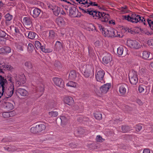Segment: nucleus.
<instances>
[{
	"label": "nucleus",
	"instance_id": "52",
	"mask_svg": "<svg viewBox=\"0 0 153 153\" xmlns=\"http://www.w3.org/2000/svg\"><path fill=\"white\" fill-rule=\"evenodd\" d=\"M36 126V127H33L31 128L30 129V131L33 133H36L38 132V131L37 130V128Z\"/></svg>",
	"mask_w": 153,
	"mask_h": 153
},
{
	"label": "nucleus",
	"instance_id": "38",
	"mask_svg": "<svg viewBox=\"0 0 153 153\" xmlns=\"http://www.w3.org/2000/svg\"><path fill=\"white\" fill-rule=\"evenodd\" d=\"M24 45L22 43H19L16 45V48L18 51H22L23 50Z\"/></svg>",
	"mask_w": 153,
	"mask_h": 153
},
{
	"label": "nucleus",
	"instance_id": "20",
	"mask_svg": "<svg viewBox=\"0 0 153 153\" xmlns=\"http://www.w3.org/2000/svg\"><path fill=\"white\" fill-rule=\"evenodd\" d=\"M127 86L126 84L122 85L119 87V91L120 94L122 95H124L126 92V88Z\"/></svg>",
	"mask_w": 153,
	"mask_h": 153
},
{
	"label": "nucleus",
	"instance_id": "51",
	"mask_svg": "<svg viewBox=\"0 0 153 153\" xmlns=\"http://www.w3.org/2000/svg\"><path fill=\"white\" fill-rule=\"evenodd\" d=\"M96 140L97 142H101L104 141V139L100 135H98L97 136Z\"/></svg>",
	"mask_w": 153,
	"mask_h": 153
},
{
	"label": "nucleus",
	"instance_id": "9",
	"mask_svg": "<svg viewBox=\"0 0 153 153\" xmlns=\"http://www.w3.org/2000/svg\"><path fill=\"white\" fill-rule=\"evenodd\" d=\"M15 80L16 82L19 85H21L22 84H23L25 82V76L23 74L21 75L16 74L15 76Z\"/></svg>",
	"mask_w": 153,
	"mask_h": 153
},
{
	"label": "nucleus",
	"instance_id": "56",
	"mask_svg": "<svg viewBox=\"0 0 153 153\" xmlns=\"http://www.w3.org/2000/svg\"><path fill=\"white\" fill-rule=\"evenodd\" d=\"M6 39L4 37H0V43L4 45L5 43Z\"/></svg>",
	"mask_w": 153,
	"mask_h": 153
},
{
	"label": "nucleus",
	"instance_id": "63",
	"mask_svg": "<svg viewBox=\"0 0 153 153\" xmlns=\"http://www.w3.org/2000/svg\"><path fill=\"white\" fill-rule=\"evenodd\" d=\"M143 153H150V150L148 149H144Z\"/></svg>",
	"mask_w": 153,
	"mask_h": 153
},
{
	"label": "nucleus",
	"instance_id": "37",
	"mask_svg": "<svg viewBox=\"0 0 153 153\" xmlns=\"http://www.w3.org/2000/svg\"><path fill=\"white\" fill-rule=\"evenodd\" d=\"M150 52L148 51H144L143 53V58L144 59H147L149 57Z\"/></svg>",
	"mask_w": 153,
	"mask_h": 153
},
{
	"label": "nucleus",
	"instance_id": "25",
	"mask_svg": "<svg viewBox=\"0 0 153 153\" xmlns=\"http://www.w3.org/2000/svg\"><path fill=\"white\" fill-rule=\"evenodd\" d=\"M147 70L145 68H140L139 71V74L142 76H146L147 74Z\"/></svg>",
	"mask_w": 153,
	"mask_h": 153
},
{
	"label": "nucleus",
	"instance_id": "5",
	"mask_svg": "<svg viewBox=\"0 0 153 153\" xmlns=\"http://www.w3.org/2000/svg\"><path fill=\"white\" fill-rule=\"evenodd\" d=\"M129 80L131 83L132 85H136L138 81V78L137 73L134 71L130 73L129 74Z\"/></svg>",
	"mask_w": 153,
	"mask_h": 153
},
{
	"label": "nucleus",
	"instance_id": "59",
	"mask_svg": "<svg viewBox=\"0 0 153 153\" xmlns=\"http://www.w3.org/2000/svg\"><path fill=\"white\" fill-rule=\"evenodd\" d=\"M36 90L37 91L42 92L44 90V88L43 87H36Z\"/></svg>",
	"mask_w": 153,
	"mask_h": 153
},
{
	"label": "nucleus",
	"instance_id": "14",
	"mask_svg": "<svg viewBox=\"0 0 153 153\" xmlns=\"http://www.w3.org/2000/svg\"><path fill=\"white\" fill-rule=\"evenodd\" d=\"M64 103L69 105H71L74 102L73 98L71 97L67 96L64 98Z\"/></svg>",
	"mask_w": 153,
	"mask_h": 153
},
{
	"label": "nucleus",
	"instance_id": "53",
	"mask_svg": "<svg viewBox=\"0 0 153 153\" xmlns=\"http://www.w3.org/2000/svg\"><path fill=\"white\" fill-rule=\"evenodd\" d=\"M147 22L150 28L153 30V21L151 20L148 19Z\"/></svg>",
	"mask_w": 153,
	"mask_h": 153
},
{
	"label": "nucleus",
	"instance_id": "49",
	"mask_svg": "<svg viewBox=\"0 0 153 153\" xmlns=\"http://www.w3.org/2000/svg\"><path fill=\"white\" fill-rule=\"evenodd\" d=\"M146 88V86L144 85H140L138 88V91L139 92L142 93L144 91V88Z\"/></svg>",
	"mask_w": 153,
	"mask_h": 153
},
{
	"label": "nucleus",
	"instance_id": "64",
	"mask_svg": "<svg viewBox=\"0 0 153 153\" xmlns=\"http://www.w3.org/2000/svg\"><path fill=\"white\" fill-rule=\"evenodd\" d=\"M94 45L96 47H98L100 45V42L99 41H97L94 43Z\"/></svg>",
	"mask_w": 153,
	"mask_h": 153
},
{
	"label": "nucleus",
	"instance_id": "58",
	"mask_svg": "<svg viewBox=\"0 0 153 153\" xmlns=\"http://www.w3.org/2000/svg\"><path fill=\"white\" fill-rule=\"evenodd\" d=\"M6 35V33L4 31L0 30V37H4Z\"/></svg>",
	"mask_w": 153,
	"mask_h": 153
},
{
	"label": "nucleus",
	"instance_id": "12",
	"mask_svg": "<svg viewBox=\"0 0 153 153\" xmlns=\"http://www.w3.org/2000/svg\"><path fill=\"white\" fill-rule=\"evenodd\" d=\"M111 87V84L110 83H107L103 85L100 88L101 92L103 94L106 93L109 90Z\"/></svg>",
	"mask_w": 153,
	"mask_h": 153
},
{
	"label": "nucleus",
	"instance_id": "33",
	"mask_svg": "<svg viewBox=\"0 0 153 153\" xmlns=\"http://www.w3.org/2000/svg\"><path fill=\"white\" fill-rule=\"evenodd\" d=\"M39 49H40L42 52L45 53H48L52 51V50L51 49L45 48V46L44 45H41Z\"/></svg>",
	"mask_w": 153,
	"mask_h": 153
},
{
	"label": "nucleus",
	"instance_id": "13",
	"mask_svg": "<svg viewBox=\"0 0 153 153\" xmlns=\"http://www.w3.org/2000/svg\"><path fill=\"white\" fill-rule=\"evenodd\" d=\"M100 18L99 19L102 22H107L108 20L109 17V15L106 14L104 12H101V15H100Z\"/></svg>",
	"mask_w": 153,
	"mask_h": 153
},
{
	"label": "nucleus",
	"instance_id": "43",
	"mask_svg": "<svg viewBox=\"0 0 153 153\" xmlns=\"http://www.w3.org/2000/svg\"><path fill=\"white\" fill-rule=\"evenodd\" d=\"M94 116L96 119L99 120H101L102 118L101 114L99 112L94 113Z\"/></svg>",
	"mask_w": 153,
	"mask_h": 153
},
{
	"label": "nucleus",
	"instance_id": "50",
	"mask_svg": "<svg viewBox=\"0 0 153 153\" xmlns=\"http://www.w3.org/2000/svg\"><path fill=\"white\" fill-rule=\"evenodd\" d=\"M88 7L90 6H98V4L95 2L92 1L90 0H88Z\"/></svg>",
	"mask_w": 153,
	"mask_h": 153
},
{
	"label": "nucleus",
	"instance_id": "60",
	"mask_svg": "<svg viewBox=\"0 0 153 153\" xmlns=\"http://www.w3.org/2000/svg\"><path fill=\"white\" fill-rule=\"evenodd\" d=\"M88 53L89 55H92L93 53V50L92 48H91L90 47H88Z\"/></svg>",
	"mask_w": 153,
	"mask_h": 153
},
{
	"label": "nucleus",
	"instance_id": "61",
	"mask_svg": "<svg viewBox=\"0 0 153 153\" xmlns=\"http://www.w3.org/2000/svg\"><path fill=\"white\" fill-rule=\"evenodd\" d=\"M89 27L90 28L91 30L92 31L96 30L95 27L94 26V25L92 24H89Z\"/></svg>",
	"mask_w": 153,
	"mask_h": 153
},
{
	"label": "nucleus",
	"instance_id": "6",
	"mask_svg": "<svg viewBox=\"0 0 153 153\" xmlns=\"http://www.w3.org/2000/svg\"><path fill=\"white\" fill-rule=\"evenodd\" d=\"M105 75V72L103 70H101L98 71L96 74V78L97 81L101 83H105L103 77Z\"/></svg>",
	"mask_w": 153,
	"mask_h": 153
},
{
	"label": "nucleus",
	"instance_id": "21",
	"mask_svg": "<svg viewBox=\"0 0 153 153\" xmlns=\"http://www.w3.org/2000/svg\"><path fill=\"white\" fill-rule=\"evenodd\" d=\"M17 92L20 95L23 97L27 96L28 94V92L24 89L19 88L17 90Z\"/></svg>",
	"mask_w": 153,
	"mask_h": 153
},
{
	"label": "nucleus",
	"instance_id": "22",
	"mask_svg": "<svg viewBox=\"0 0 153 153\" xmlns=\"http://www.w3.org/2000/svg\"><path fill=\"white\" fill-rule=\"evenodd\" d=\"M126 31V30L125 28H122L120 31H117L116 30V33H114V34L116 36L115 37H119L120 38H122L124 36V33H125Z\"/></svg>",
	"mask_w": 153,
	"mask_h": 153
},
{
	"label": "nucleus",
	"instance_id": "31",
	"mask_svg": "<svg viewBox=\"0 0 153 153\" xmlns=\"http://www.w3.org/2000/svg\"><path fill=\"white\" fill-rule=\"evenodd\" d=\"M24 66L28 69H33V67L32 62L30 61L25 62L24 64Z\"/></svg>",
	"mask_w": 153,
	"mask_h": 153
},
{
	"label": "nucleus",
	"instance_id": "18",
	"mask_svg": "<svg viewBox=\"0 0 153 153\" xmlns=\"http://www.w3.org/2000/svg\"><path fill=\"white\" fill-rule=\"evenodd\" d=\"M56 23L61 27H63L65 24V22L63 19L61 17H58L56 19Z\"/></svg>",
	"mask_w": 153,
	"mask_h": 153
},
{
	"label": "nucleus",
	"instance_id": "10",
	"mask_svg": "<svg viewBox=\"0 0 153 153\" xmlns=\"http://www.w3.org/2000/svg\"><path fill=\"white\" fill-rule=\"evenodd\" d=\"M7 82L6 79L0 75V91L4 93L5 90V84Z\"/></svg>",
	"mask_w": 153,
	"mask_h": 153
},
{
	"label": "nucleus",
	"instance_id": "62",
	"mask_svg": "<svg viewBox=\"0 0 153 153\" xmlns=\"http://www.w3.org/2000/svg\"><path fill=\"white\" fill-rule=\"evenodd\" d=\"M125 108H123L125 111H127L128 110H131V107H129L128 106H125Z\"/></svg>",
	"mask_w": 153,
	"mask_h": 153
},
{
	"label": "nucleus",
	"instance_id": "45",
	"mask_svg": "<svg viewBox=\"0 0 153 153\" xmlns=\"http://www.w3.org/2000/svg\"><path fill=\"white\" fill-rule=\"evenodd\" d=\"M91 71L90 70L86 69L83 75L86 78L88 77L90 75Z\"/></svg>",
	"mask_w": 153,
	"mask_h": 153
},
{
	"label": "nucleus",
	"instance_id": "47",
	"mask_svg": "<svg viewBox=\"0 0 153 153\" xmlns=\"http://www.w3.org/2000/svg\"><path fill=\"white\" fill-rule=\"evenodd\" d=\"M34 45L36 48L37 49H38L40 48L41 44L39 41L36 40L35 41Z\"/></svg>",
	"mask_w": 153,
	"mask_h": 153
},
{
	"label": "nucleus",
	"instance_id": "44",
	"mask_svg": "<svg viewBox=\"0 0 153 153\" xmlns=\"http://www.w3.org/2000/svg\"><path fill=\"white\" fill-rule=\"evenodd\" d=\"M123 52V48L122 47H120L117 49V53L120 56L122 55Z\"/></svg>",
	"mask_w": 153,
	"mask_h": 153
},
{
	"label": "nucleus",
	"instance_id": "11",
	"mask_svg": "<svg viewBox=\"0 0 153 153\" xmlns=\"http://www.w3.org/2000/svg\"><path fill=\"white\" fill-rule=\"evenodd\" d=\"M112 60L111 55L110 53H108L104 56L102 58V63L106 65L110 63Z\"/></svg>",
	"mask_w": 153,
	"mask_h": 153
},
{
	"label": "nucleus",
	"instance_id": "17",
	"mask_svg": "<svg viewBox=\"0 0 153 153\" xmlns=\"http://www.w3.org/2000/svg\"><path fill=\"white\" fill-rule=\"evenodd\" d=\"M48 38L50 40H54L57 38V34L53 30H50L49 33Z\"/></svg>",
	"mask_w": 153,
	"mask_h": 153
},
{
	"label": "nucleus",
	"instance_id": "4",
	"mask_svg": "<svg viewBox=\"0 0 153 153\" xmlns=\"http://www.w3.org/2000/svg\"><path fill=\"white\" fill-rule=\"evenodd\" d=\"M14 91V85L11 83L6 90L4 91V96L6 98L11 97L13 94Z\"/></svg>",
	"mask_w": 153,
	"mask_h": 153
},
{
	"label": "nucleus",
	"instance_id": "34",
	"mask_svg": "<svg viewBox=\"0 0 153 153\" xmlns=\"http://www.w3.org/2000/svg\"><path fill=\"white\" fill-rule=\"evenodd\" d=\"M38 132H40L45 129V126L43 124H40L36 126Z\"/></svg>",
	"mask_w": 153,
	"mask_h": 153
},
{
	"label": "nucleus",
	"instance_id": "23",
	"mask_svg": "<svg viewBox=\"0 0 153 153\" xmlns=\"http://www.w3.org/2000/svg\"><path fill=\"white\" fill-rule=\"evenodd\" d=\"M25 24L27 26H32V21L31 19L29 17H24L23 19Z\"/></svg>",
	"mask_w": 153,
	"mask_h": 153
},
{
	"label": "nucleus",
	"instance_id": "32",
	"mask_svg": "<svg viewBox=\"0 0 153 153\" xmlns=\"http://www.w3.org/2000/svg\"><path fill=\"white\" fill-rule=\"evenodd\" d=\"M88 0H80V4H82V5L80 6V7H82V8L83 9V7H88Z\"/></svg>",
	"mask_w": 153,
	"mask_h": 153
},
{
	"label": "nucleus",
	"instance_id": "39",
	"mask_svg": "<svg viewBox=\"0 0 153 153\" xmlns=\"http://www.w3.org/2000/svg\"><path fill=\"white\" fill-rule=\"evenodd\" d=\"M97 25V27L98 29L100 30V31L102 32V34H103L105 32L104 31H105V30L106 29L104 28L103 26L100 24H98Z\"/></svg>",
	"mask_w": 153,
	"mask_h": 153
},
{
	"label": "nucleus",
	"instance_id": "41",
	"mask_svg": "<svg viewBox=\"0 0 153 153\" xmlns=\"http://www.w3.org/2000/svg\"><path fill=\"white\" fill-rule=\"evenodd\" d=\"M34 49V47L33 44L31 43H29L27 47L28 51L30 53Z\"/></svg>",
	"mask_w": 153,
	"mask_h": 153
},
{
	"label": "nucleus",
	"instance_id": "46",
	"mask_svg": "<svg viewBox=\"0 0 153 153\" xmlns=\"http://www.w3.org/2000/svg\"><path fill=\"white\" fill-rule=\"evenodd\" d=\"M48 114L51 117H56L58 115V113L56 111H51L49 112Z\"/></svg>",
	"mask_w": 153,
	"mask_h": 153
},
{
	"label": "nucleus",
	"instance_id": "40",
	"mask_svg": "<svg viewBox=\"0 0 153 153\" xmlns=\"http://www.w3.org/2000/svg\"><path fill=\"white\" fill-rule=\"evenodd\" d=\"M77 85V83L69 81L67 84V86H70L73 87H76Z\"/></svg>",
	"mask_w": 153,
	"mask_h": 153
},
{
	"label": "nucleus",
	"instance_id": "26",
	"mask_svg": "<svg viewBox=\"0 0 153 153\" xmlns=\"http://www.w3.org/2000/svg\"><path fill=\"white\" fill-rule=\"evenodd\" d=\"M121 14H125L128 13L129 12L128 7L127 6L125 5L121 7L118 8Z\"/></svg>",
	"mask_w": 153,
	"mask_h": 153
},
{
	"label": "nucleus",
	"instance_id": "29",
	"mask_svg": "<svg viewBox=\"0 0 153 153\" xmlns=\"http://www.w3.org/2000/svg\"><path fill=\"white\" fill-rule=\"evenodd\" d=\"M63 47V45L59 41L56 42L55 46V49L56 51H59L61 50Z\"/></svg>",
	"mask_w": 153,
	"mask_h": 153
},
{
	"label": "nucleus",
	"instance_id": "30",
	"mask_svg": "<svg viewBox=\"0 0 153 153\" xmlns=\"http://www.w3.org/2000/svg\"><path fill=\"white\" fill-rule=\"evenodd\" d=\"M41 12L40 10L37 8H35L33 11L32 16L34 18H36L38 16Z\"/></svg>",
	"mask_w": 153,
	"mask_h": 153
},
{
	"label": "nucleus",
	"instance_id": "19",
	"mask_svg": "<svg viewBox=\"0 0 153 153\" xmlns=\"http://www.w3.org/2000/svg\"><path fill=\"white\" fill-rule=\"evenodd\" d=\"M25 34L26 36L27 35L29 39H35L36 35L35 33L33 31H27Z\"/></svg>",
	"mask_w": 153,
	"mask_h": 153
},
{
	"label": "nucleus",
	"instance_id": "8",
	"mask_svg": "<svg viewBox=\"0 0 153 153\" xmlns=\"http://www.w3.org/2000/svg\"><path fill=\"white\" fill-rule=\"evenodd\" d=\"M105 31L103 34L105 36L115 37L116 36L114 34L115 32L116 33V30H115L113 28H111L109 29H106L105 30Z\"/></svg>",
	"mask_w": 153,
	"mask_h": 153
},
{
	"label": "nucleus",
	"instance_id": "2",
	"mask_svg": "<svg viewBox=\"0 0 153 153\" xmlns=\"http://www.w3.org/2000/svg\"><path fill=\"white\" fill-rule=\"evenodd\" d=\"M79 9L82 10V12L84 13H87L92 16V17L95 19H99L100 18V15L101 12L96 11H93L90 9H88L86 10H85L82 8V7H79Z\"/></svg>",
	"mask_w": 153,
	"mask_h": 153
},
{
	"label": "nucleus",
	"instance_id": "57",
	"mask_svg": "<svg viewBox=\"0 0 153 153\" xmlns=\"http://www.w3.org/2000/svg\"><path fill=\"white\" fill-rule=\"evenodd\" d=\"M148 44L152 48L153 47V39L149 40L148 41Z\"/></svg>",
	"mask_w": 153,
	"mask_h": 153
},
{
	"label": "nucleus",
	"instance_id": "28",
	"mask_svg": "<svg viewBox=\"0 0 153 153\" xmlns=\"http://www.w3.org/2000/svg\"><path fill=\"white\" fill-rule=\"evenodd\" d=\"M76 77V71L74 70L71 71L69 75V79L71 80H74Z\"/></svg>",
	"mask_w": 153,
	"mask_h": 153
},
{
	"label": "nucleus",
	"instance_id": "27",
	"mask_svg": "<svg viewBox=\"0 0 153 153\" xmlns=\"http://www.w3.org/2000/svg\"><path fill=\"white\" fill-rule=\"evenodd\" d=\"M4 106L5 108L8 111L11 110L14 108L13 104L9 102H5L4 105Z\"/></svg>",
	"mask_w": 153,
	"mask_h": 153
},
{
	"label": "nucleus",
	"instance_id": "1",
	"mask_svg": "<svg viewBox=\"0 0 153 153\" xmlns=\"http://www.w3.org/2000/svg\"><path fill=\"white\" fill-rule=\"evenodd\" d=\"M125 19L128 21H130L133 23H137L138 22L143 23L144 25H146V21L144 18L136 14L135 13H133L131 16L128 15L124 17Z\"/></svg>",
	"mask_w": 153,
	"mask_h": 153
},
{
	"label": "nucleus",
	"instance_id": "24",
	"mask_svg": "<svg viewBox=\"0 0 153 153\" xmlns=\"http://www.w3.org/2000/svg\"><path fill=\"white\" fill-rule=\"evenodd\" d=\"M14 112L13 111L10 112H4L2 113V115L3 117L4 118H8L14 116Z\"/></svg>",
	"mask_w": 153,
	"mask_h": 153
},
{
	"label": "nucleus",
	"instance_id": "48",
	"mask_svg": "<svg viewBox=\"0 0 153 153\" xmlns=\"http://www.w3.org/2000/svg\"><path fill=\"white\" fill-rule=\"evenodd\" d=\"M129 127L127 126H122L121 127L122 131L123 133L127 132L129 131Z\"/></svg>",
	"mask_w": 153,
	"mask_h": 153
},
{
	"label": "nucleus",
	"instance_id": "16",
	"mask_svg": "<svg viewBox=\"0 0 153 153\" xmlns=\"http://www.w3.org/2000/svg\"><path fill=\"white\" fill-rule=\"evenodd\" d=\"M11 51V48L9 47H4L0 48V54H6L10 53Z\"/></svg>",
	"mask_w": 153,
	"mask_h": 153
},
{
	"label": "nucleus",
	"instance_id": "35",
	"mask_svg": "<svg viewBox=\"0 0 153 153\" xmlns=\"http://www.w3.org/2000/svg\"><path fill=\"white\" fill-rule=\"evenodd\" d=\"M1 65H0V68L1 67V66L3 67V68H4L5 70H6L9 71H12L13 68L10 65H7L5 64H3L2 63H1Z\"/></svg>",
	"mask_w": 153,
	"mask_h": 153
},
{
	"label": "nucleus",
	"instance_id": "54",
	"mask_svg": "<svg viewBox=\"0 0 153 153\" xmlns=\"http://www.w3.org/2000/svg\"><path fill=\"white\" fill-rule=\"evenodd\" d=\"M135 129L137 131H139L142 129V126L140 124L136 125L135 127Z\"/></svg>",
	"mask_w": 153,
	"mask_h": 153
},
{
	"label": "nucleus",
	"instance_id": "55",
	"mask_svg": "<svg viewBox=\"0 0 153 153\" xmlns=\"http://www.w3.org/2000/svg\"><path fill=\"white\" fill-rule=\"evenodd\" d=\"M60 119L62 123H66L67 121V118L64 116H61Z\"/></svg>",
	"mask_w": 153,
	"mask_h": 153
},
{
	"label": "nucleus",
	"instance_id": "36",
	"mask_svg": "<svg viewBox=\"0 0 153 153\" xmlns=\"http://www.w3.org/2000/svg\"><path fill=\"white\" fill-rule=\"evenodd\" d=\"M69 14L71 17L76 16V11L75 8H71L69 10Z\"/></svg>",
	"mask_w": 153,
	"mask_h": 153
},
{
	"label": "nucleus",
	"instance_id": "3",
	"mask_svg": "<svg viewBox=\"0 0 153 153\" xmlns=\"http://www.w3.org/2000/svg\"><path fill=\"white\" fill-rule=\"evenodd\" d=\"M127 46L133 49H137L140 48V44L137 41L128 39L127 42Z\"/></svg>",
	"mask_w": 153,
	"mask_h": 153
},
{
	"label": "nucleus",
	"instance_id": "7",
	"mask_svg": "<svg viewBox=\"0 0 153 153\" xmlns=\"http://www.w3.org/2000/svg\"><path fill=\"white\" fill-rule=\"evenodd\" d=\"M53 81L54 84L56 85L61 88L64 87V82L61 78L54 77L53 78Z\"/></svg>",
	"mask_w": 153,
	"mask_h": 153
},
{
	"label": "nucleus",
	"instance_id": "42",
	"mask_svg": "<svg viewBox=\"0 0 153 153\" xmlns=\"http://www.w3.org/2000/svg\"><path fill=\"white\" fill-rule=\"evenodd\" d=\"M10 28L11 30H12V29H14L15 33L16 34L19 33V28L18 27L11 26L10 27Z\"/></svg>",
	"mask_w": 153,
	"mask_h": 153
},
{
	"label": "nucleus",
	"instance_id": "15",
	"mask_svg": "<svg viewBox=\"0 0 153 153\" xmlns=\"http://www.w3.org/2000/svg\"><path fill=\"white\" fill-rule=\"evenodd\" d=\"M13 18V16L9 13L4 16L5 23L7 25H10L11 23V21Z\"/></svg>",
	"mask_w": 153,
	"mask_h": 153
}]
</instances>
